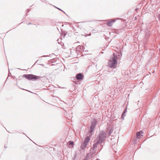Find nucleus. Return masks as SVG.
<instances>
[{
	"label": "nucleus",
	"instance_id": "1",
	"mask_svg": "<svg viewBox=\"0 0 160 160\" xmlns=\"http://www.w3.org/2000/svg\"><path fill=\"white\" fill-rule=\"evenodd\" d=\"M58 60L56 58L51 59V68L55 70L58 69L59 68Z\"/></svg>",
	"mask_w": 160,
	"mask_h": 160
},
{
	"label": "nucleus",
	"instance_id": "2",
	"mask_svg": "<svg viewBox=\"0 0 160 160\" xmlns=\"http://www.w3.org/2000/svg\"><path fill=\"white\" fill-rule=\"evenodd\" d=\"M106 134L103 131H100L99 135L98 137L97 140L101 142V144L104 142V141L106 138Z\"/></svg>",
	"mask_w": 160,
	"mask_h": 160
},
{
	"label": "nucleus",
	"instance_id": "3",
	"mask_svg": "<svg viewBox=\"0 0 160 160\" xmlns=\"http://www.w3.org/2000/svg\"><path fill=\"white\" fill-rule=\"evenodd\" d=\"M27 79L31 81H36L39 77L32 74H24L23 76Z\"/></svg>",
	"mask_w": 160,
	"mask_h": 160
},
{
	"label": "nucleus",
	"instance_id": "4",
	"mask_svg": "<svg viewBox=\"0 0 160 160\" xmlns=\"http://www.w3.org/2000/svg\"><path fill=\"white\" fill-rule=\"evenodd\" d=\"M97 122L95 119H93L92 121L91 125L90 127V129L89 132H93V131L94 130V128L97 125Z\"/></svg>",
	"mask_w": 160,
	"mask_h": 160
},
{
	"label": "nucleus",
	"instance_id": "5",
	"mask_svg": "<svg viewBox=\"0 0 160 160\" xmlns=\"http://www.w3.org/2000/svg\"><path fill=\"white\" fill-rule=\"evenodd\" d=\"M118 63L109 61L108 66L111 68H115L117 66Z\"/></svg>",
	"mask_w": 160,
	"mask_h": 160
},
{
	"label": "nucleus",
	"instance_id": "6",
	"mask_svg": "<svg viewBox=\"0 0 160 160\" xmlns=\"http://www.w3.org/2000/svg\"><path fill=\"white\" fill-rule=\"evenodd\" d=\"M84 77L83 74L81 73L77 74L76 76V78L78 80H82L83 79Z\"/></svg>",
	"mask_w": 160,
	"mask_h": 160
},
{
	"label": "nucleus",
	"instance_id": "7",
	"mask_svg": "<svg viewBox=\"0 0 160 160\" xmlns=\"http://www.w3.org/2000/svg\"><path fill=\"white\" fill-rule=\"evenodd\" d=\"M117 56L115 53H113V56L111 58L109 61L112 62H114L118 63L117 61Z\"/></svg>",
	"mask_w": 160,
	"mask_h": 160
},
{
	"label": "nucleus",
	"instance_id": "8",
	"mask_svg": "<svg viewBox=\"0 0 160 160\" xmlns=\"http://www.w3.org/2000/svg\"><path fill=\"white\" fill-rule=\"evenodd\" d=\"M95 142V143H94L92 146V150H94L97 147L98 145L100 143L101 144V142L99 141V140H97V139L94 141Z\"/></svg>",
	"mask_w": 160,
	"mask_h": 160
},
{
	"label": "nucleus",
	"instance_id": "9",
	"mask_svg": "<svg viewBox=\"0 0 160 160\" xmlns=\"http://www.w3.org/2000/svg\"><path fill=\"white\" fill-rule=\"evenodd\" d=\"M115 21L116 20L114 19H112L110 21L107 22L106 23V25L109 27L112 26Z\"/></svg>",
	"mask_w": 160,
	"mask_h": 160
},
{
	"label": "nucleus",
	"instance_id": "10",
	"mask_svg": "<svg viewBox=\"0 0 160 160\" xmlns=\"http://www.w3.org/2000/svg\"><path fill=\"white\" fill-rule=\"evenodd\" d=\"M90 140V138L88 136L87 137L84 139V143L87 144L89 142Z\"/></svg>",
	"mask_w": 160,
	"mask_h": 160
},
{
	"label": "nucleus",
	"instance_id": "11",
	"mask_svg": "<svg viewBox=\"0 0 160 160\" xmlns=\"http://www.w3.org/2000/svg\"><path fill=\"white\" fill-rule=\"evenodd\" d=\"M67 32L65 31H63L61 29V35L62 36L64 37L67 34Z\"/></svg>",
	"mask_w": 160,
	"mask_h": 160
},
{
	"label": "nucleus",
	"instance_id": "12",
	"mask_svg": "<svg viewBox=\"0 0 160 160\" xmlns=\"http://www.w3.org/2000/svg\"><path fill=\"white\" fill-rule=\"evenodd\" d=\"M87 144L85 143H83L81 145V148L82 149H83L84 148H85L87 146Z\"/></svg>",
	"mask_w": 160,
	"mask_h": 160
},
{
	"label": "nucleus",
	"instance_id": "13",
	"mask_svg": "<svg viewBox=\"0 0 160 160\" xmlns=\"http://www.w3.org/2000/svg\"><path fill=\"white\" fill-rule=\"evenodd\" d=\"M113 131V130L112 128L110 129L109 130V132H108L109 136L111 135V134L112 133Z\"/></svg>",
	"mask_w": 160,
	"mask_h": 160
},
{
	"label": "nucleus",
	"instance_id": "14",
	"mask_svg": "<svg viewBox=\"0 0 160 160\" xmlns=\"http://www.w3.org/2000/svg\"><path fill=\"white\" fill-rule=\"evenodd\" d=\"M141 134L140 132H138L137 133V137L138 138H140V135Z\"/></svg>",
	"mask_w": 160,
	"mask_h": 160
},
{
	"label": "nucleus",
	"instance_id": "15",
	"mask_svg": "<svg viewBox=\"0 0 160 160\" xmlns=\"http://www.w3.org/2000/svg\"><path fill=\"white\" fill-rule=\"evenodd\" d=\"M126 116L125 113H124V112H122V115L121 118L122 119H124V117Z\"/></svg>",
	"mask_w": 160,
	"mask_h": 160
},
{
	"label": "nucleus",
	"instance_id": "16",
	"mask_svg": "<svg viewBox=\"0 0 160 160\" xmlns=\"http://www.w3.org/2000/svg\"><path fill=\"white\" fill-rule=\"evenodd\" d=\"M69 144L70 145H73L74 144V142L73 141H70L68 142Z\"/></svg>",
	"mask_w": 160,
	"mask_h": 160
},
{
	"label": "nucleus",
	"instance_id": "17",
	"mask_svg": "<svg viewBox=\"0 0 160 160\" xmlns=\"http://www.w3.org/2000/svg\"><path fill=\"white\" fill-rule=\"evenodd\" d=\"M53 6L54 7H55V8H56L58 9L59 10H60V11H62L64 13H65V12L64 11H62V10H61V9H60V8H57L55 6Z\"/></svg>",
	"mask_w": 160,
	"mask_h": 160
},
{
	"label": "nucleus",
	"instance_id": "18",
	"mask_svg": "<svg viewBox=\"0 0 160 160\" xmlns=\"http://www.w3.org/2000/svg\"><path fill=\"white\" fill-rule=\"evenodd\" d=\"M126 112H127V108H125L124 111L123 112H124V113H126Z\"/></svg>",
	"mask_w": 160,
	"mask_h": 160
},
{
	"label": "nucleus",
	"instance_id": "19",
	"mask_svg": "<svg viewBox=\"0 0 160 160\" xmlns=\"http://www.w3.org/2000/svg\"><path fill=\"white\" fill-rule=\"evenodd\" d=\"M89 153L87 154L86 158L84 160H87V158L89 156Z\"/></svg>",
	"mask_w": 160,
	"mask_h": 160
},
{
	"label": "nucleus",
	"instance_id": "20",
	"mask_svg": "<svg viewBox=\"0 0 160 160\" xmlns=\"http://www.w3.org/2000/svg\"><path fill=\"white\" fill-rule=\"evenodd\" d=\"M94 156V154H92L91 156V158H92V157H93Z\"/></svg>",
	"mask_w": 160,
	"mask_h": 160
},
{
	"label": "nucleus",
	"instance_id": "21",
	"mask_svg": "<svg viewBox=\"0 0 160 160\" xmlns=\"http://www.w3.org/2000/svg\"><path fill=\"white\" fill-rule=\"evenodd\" d=\"M138 10V8H136L135 9V10L136 12H137Z\"/></svg>",
	"mask_w": 160,
	"mask_h": 160
},
{
	"label": "nucleus",
	"instance_id": "22",
	"mask_svg": "<svg viewBox=\"0 0 160 160\" xmlns=\"http://www.w3.org/2000/svg\"><path fill=\"white\" fill-rule=\"evenodd\" d=\"M57 41L58 42L59 44L60 42H59V39H58L57 40Z\"/></svg>",
	"mask_w": 160,
	"mask_h": 160
},
{
	"label": "nucleus",
	"instance_id": "23",
	"mask_svg": "<svg viewBox=\"0 0 160 160\" xmlns=\"http://www.w3.org/2000/svg\"><path fill=\"white\" fill-rule=\"evenodd\" d=\"M53 55H54V56H55V54H54L53 53H52V56H53Z\"/></svg>",
	"mask_w": 160,
	"mask_h": 160
},
{
	"label": "nucleus",
	"instance_id": "24",
	"mask_svg": "<svg viewBox=\"0 0 160 160\" xmlns=\"http://www.w3.org/2000/svg\"><path fill=\"white\" fill-rule=\"evenodd\" d=\"M96 160H100L98 158H97Z\"/></svg>",
	"mask_w": 160,
	"mask_h": 160
},
{
	"label": "nucleus",
	"instance_id": "25",
	"mask_svg": "<svg viewBox=\"0 0 160 160\" xmlns=\"http://www.w3.org/2000/svg\"><path fill=\"white\" fill-rule=\"evenodd\" d=\"M78 28H81L80 27V26H78Z\"/></svg>",
	"mask_w": 160,
	"mask_h": 160
},
{
	"label": "nucleus",
	"instance_id": "26",
	"mask_svg": "<svg viewBox=\"0 0 160 160\" xmlns=\"http://www.w3.org/2000/svg\"><path fill=\"white\" fill-rule=\"evenodd\" d=\"M160 18V13L159 15V18Z\"/></svg>",
	"mask_w": 160,
	"mask_h": 160
},
{
	"label": "nucleus",
	"instance_id": "27",
	"mask_svg": "<svg viewBox=\"0 0 160 160\" xmlns=\"http://www.w3.org/2000/svg\"><path fill=\"white\" fill-rule=\"evenodd\" d=\"M31 24V23L30 22H29V23L28 24V25H29V24Z\"/></svg>",
	"mask_w": 160,
	"mask_h": 160
},
{
	"label": "nucleus",
	"instance_id": "28",
	"mask_svg": "<svg viewBox=\"0 0 160 160\" xmlns=\"http://www.w3.org/2000/svg\"><path fill=\"white\" fill-rule=\"evenodd\" d=\"M62 43H62H61V45H62L63 44V43Z\"/></svg>",
	"mask_w": 160,
	"mask_h": 160
},
{
	"label": "nucleus",
	"instance_id": "29",
	"mask_svg": "<svg viewBox=\"0 0 160 160\" xmlns=\"http://www.w3.org/2000/svg\"><path fill=\"white\" fill-rule=\"evenodd\" d=\"M51 149L52 148L53 149H54V148H52V147H50Z\"/></svg>",
	"mask_w": 160,
	"mask_h": 160
},
{
	"label": "nucleus",
	"instance_id": "30",
	"mask_svg": "<svg viewBox=\"0 0 160 160\" xmlns=\"http://www.w3.org/2000/svg\"><path fill=\"white\" fill-rule=\"evenodd\" d=\"M63 26H64V25H62L61 26H62V27H63Z\"/></svg>",
	"mask_w": 160,
	"mask_h": 160
},
{
	"label": "nucleus",
	"instance_id": "31",
	"mask_svg": "<svg viewBox=\"0 0 160 160\" xmlns=\"http://www.w3.org/2000/svg\"><path fill=\"white\" fill-rule=\"evenodd\" d=\"M28 12H29L30 11V10H29L28 9Z\"/></svg>",
	"mask_w": 160,
	"mask_h": 160
},
{
	"label": "nucleus",
	"instance_id": "32",
	"mask_svg": "<svg viewBox=\"0 0 160 160\" xmlns=\"http://www.w3.org/2000/svg\"><path fill=\"white\" fill-rule=\"evenodd\" d=\"M154 71H154L152 72H153V73H154Z\"/></svg>",
	"mask_w": 160,
	"mask_h": 160
},
{
	"label": "nucleus",
	"instance_id": "33",
	"mask_svg": "<svg viewBox=\"0 0 160 160\" xmlns=\"http://www.w3.org/2000/svg\"><path fill=\"white\" fill-rule=\"evenodd\" d=\"M50 58H52V57H51V56Z\"/></svg>",
	"mask_w": 160,
	"mask_h": 160
}]
</instances>
